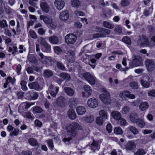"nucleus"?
<instances>
[{
    "label": "nucleus",
    "instance_id": "nucleus-17",
    "mask_svg": "<svg viewBox=\"0 0 155 155\" xmlns=\"http://www.w3.org/2000/svg\"><path fill=\"white\" fill-rule=\"evenodd\" d=\"M69 18V14L67 11H64L61 12L60 14V19L63 21H65L68 19Z\"/></svg>",
    "mask_w": 155,
    "mask_h": 155
},
{
    "label": "nucleus",
    "instance_id": "nucleus-27",
    "mask_svg": "<svg viewBox=\"0 0 155 155\" xmlns=\"http://www.w3.org/2000/svg\"><path fill=\"white\" fill-rule=\"evenodd\" d=\"M64 90L67 94L70 96H72L74 93V90L69 87H65L64 88Z\"/></svg>",
    "mask_w": 155,
    "mask_h": 155
},
{
    "label": "nucleus",
    "instance_id": "nucleus-13",
    "mask_svg": "<svg viewBox=\"0 0 155 155\" xmlns=\"http://www.w3.org/2000/svg\"><path fill=\"white\" fill-rule=\"evenodd\" d=\"M147 78L148 80V81H146L144 78H143L142 79H141L140 81V82L142 86L145 88H148L150 86V81L151 82H153V79L150 80V77L148 76H147Z\"/></svg>",
    "mask_w": 155,
    "mask_h": 155
},
{
    "label": "nucleus",
    "instance_id": "nucleus-26",
    "mask_svg": "<svg viewBox=\"0 0 155 155\" xmlns=\"http://www.w3.org/2000/svg\"><path fill=\"white\" fill-rule=\"evenodd\" d=\"M49 40L50 42L52 44H56L59 42L58 38L54 35L49 37Z\"/></svg>",
    "mask_w": 155,
    "mask_h": 155
},
{
    "label": "nucleus",
    "instance_id": "nucleus-55",
    "mask_svg": "<svg viewBox=\"0 0 155 155\" xmlns=\"http://www.w3.org/2000/svg\"><path fill=\"white\" fill-rule=\"evenodd\" d=\"M19 130L18 129H15L13 131L11 132L10 135L11 136H16L18 135L19 133Z\"/></svg>",
    "mask_w": 155,
    "mask_h": 155
},
{
    "label": "nucleus",
    "instance_id": "nucleus-23",
    "mask_svg": "<svg viewBox=\"0 0 155 155\" xmlns=\"http://www.w3.org/2000/svg\"><path fill=\"white\" fill-rule=\"evenodd\" d=\"M40 18L41 20H43L46 24L47 25L49 24V23H51L52 20L51 18L43 15H40Z\"/></svg>",
    "mask_w": 155,
    "mask_h": 155
},
{
    "label": "nucleus",
    "instance_id": "nucleus-45",
    "mask_svg": "<svg viewBox=\"0 0 155 155\" xmlns=\"http://www.w3.org/2000/svg\"><path fill=\"white\" fill-rule=\"evenodd\" d=\"M30 36L33 39H36L37 38V36L35 32L33 30H30L29 32Z\"/></svg>",
    "mask_w": 155,
    "mask_h": 155
},
{
    "label": "nucleus",
    "instance_id": "nucleus-41",
    "mask_svg": "<svg viewBox=\"0 0 155 155\" xmlns=\"http://www.w3.org/2000/svg\"><path fill=\"white\" fill-rule=\"evenodd\" d=\"M130 110V107L127 106H126L123 107L122 110V113L124 114H126L128 113Z\"/></svg>",
    "mask_w": 155,
    "mask_h": 155
},
{
    "label": "nucleus",
    "instance_id": "nucleus-61",
    "mask_svg": "<svg viewBox=\"0 0 155 155\" xmlns=\"http://www.w3.org/2000/svg\"><path fill=\"white\" fill-rule=\"evenodd\" d=\"M47 142L48 146L50 147L51 149H53L54 147L53 140L51 139H49L48 140Z\"/></svg>",
    "mask_w": 155,
    "mask_h": 155
},
{
    "label": "nucleus",
    "instance_id": "nucleus-51",
    "mask_svg": "<svg viewBox=\"0 0 155 155\" xmlns=\"http://www.w3.org/2000/svg\"><path fill=\"white\" fill-rule=\"evenodd\" d=\"M129 86L132 88L136 89L138 88V85L137 83L135 82H131L129 84Z\"/></svg>",
    "mask_w": 155,
    "mask_h": 155
},
{
    "label": "nucleus",
    "instance_id": "nucleus-59",
    "mask_svg": "<svg viewBox=\"0 0 155 155\" xmlns=\"http://www.w3.org/2000/svg\"><path fill=\"white\" fill-rule=\"evenodd\" d=\"M69 102L72 105L77 104L78 102L77 99L74 98H71L70 99Z\"/></svg>",
    "mask_w": 155,
    "mask_h": 155
},
{
    "label": "nucleus",
    "instance_id": "nucleus-43",
    "mask_svg": "<svg viewBox=\"0 0 155 155\" xmlns=\"http://www.w3.org/2000/svg\"><path fill=\"white\" fill-rule=\"evenodd\" d=\"M104 120L100 117H97L96 120V123L98 125H101L104 122Z\"/></svg>",
    "mask_w": 155,
    "mask_h": 155
},
{
    "label": "nucleus",
    "instance_id": "nucleus-2",
    "mask_svg": "<svg viewBox=\"0 0 155 155\" xmlns=\"http://www.w3.org/2000/svg\"><path fill=\"white\" fill-rule=\"evenodd\" d=\"M102 91L103 93L100 95V99L105 104H110L111 101L109 93L104 89H102Z\"/></svg>",
    "mask_w": 155,
    "mask_h": 155
},
{
    "label": "nucleus",
    "instance_id": "nucleus-18",
    "mask_svg": "<svg viewBox=\"0 0 155 155\" xmlns=\"http://www.w3.org/2000/svg\"><path fill=\"white\" fill-rule=\"evenodd\" d=\"M125 147L126 150H132L136 148V145L133 141H130L126 143Z\"/></svg>",
    "mask_w": 155,
    "mask_h": 155
},
{
    "label": "nucleus",
    "instance_id": "nucleus-53",
    "mask_svg": "<svg viewBox=\"0 0 155 155\" xmlns=\"http://www.w3.org/2000/svg\"><path fill=\"white\" fill-rule=\"evenodd\" d=\"M114 31L119 34H121L122 32L121 27L119 25L116 26L114 28Z\"/></svg>",
    "mask_w": 155,
    "mask_h": 155
},
{
    "label": "nucleus",
    "instance_id": "nucleus-54",
    "mask_svg": "<svg viewBox=\"0 0 155 155\" xmlns=\"http://www.w3.org/2000/svg\"><path fill=\"white\" fill-rule=\"evenodd\" d=\"M57 67L59 69L64 70L65 69L64 65L61 62H57L56 64Z\"/></svg>",
    "mask_w": 155,
    "mask_h": 155
},
{
    "label": "nucleus",
    "instance_id": "nucleus-14",
    "mask_svg": "<svg viewBox=\"0 0 155 155\" xmlns=\"http://www.w3.org/2000/svg\"><path fill=\"white\" fill-rule=\"evenodd\" d=\"M54 5L57 9L60 10L64 8L65 5V2L64 0H55Z\"/></svg>",
    "mask_w": 155,
    "mask_h": 155
},
{
    "label": "nucleus",
    "instance_id": "nucleus-16",
    "mask_svg": "<svg viewBox=\"0 0 155 155\" xmlns=\"http://www.w3.org/2000/svg\"><path fill=\"white\" fill-rule=\"evenodd\" d=\"M98 31L101 38L105 37L106 35H109L111 32L109 30L100 28H99Z\"/></svg>",
    "mask_w": 155,
    "mask_h": 155
},
{
    "label": "nucleus",
    "instance_id": "nucleus-58",
    "mask_svg": "<svg viewBox=\"0 0 155 155\" xmlns=\"http://www.w3.org/2000/svg\"><path fill=\"white\" fill-rule=\"evenodd\" d=\"M149 96L155 97V90L152 89L150 90L148 92Z\"/></svg>",
    "mask_w": 155,
    "mask_h": 155
},
{
    "label": "nucleus",
    "instance_id": "nucleus-48",
    "mask_svg": "<svg viewBox=\"0 0 155 155\" xmlns=\"http://www.w3.org/2000/svg\"><path fill=\"white\" fill-rule=\"evenodd\" d=\"M130 4V2L128 0H122L120 2V4L124 7L127 6Z\"/></svg>",
    "mask_w": 155,
    "mask_h": 155
},
{
    "label": "nucleus",
    "instance_id": "nucleus-46",
    "mask_svg": "<svg viewBox=\"0 0 155 155\" xmlns=\"http://www.w3.org/2000/svg\"><path fill=\"white\" fill-rule=\"evenodd\" d=\"M118 123L120 126H125L126 125L127 123L125 119L121 118L119 120Z\"/></svg>",
    "mask_w": 155,
    "mask_h": 155
},
{
    "label": "nucleus",
    "instance_id": "nucleus-9",
    "mask_svg": "<svg viewBox=\"0 0 155 155\" xmlns=\"http://www.w3.org/2000/svg\"><path fill=\"white\" fill-rule=\"evenodd\" d=\"M119 96L122 98L126 97L130 99H134L135 97L134 95L131 94L130 92L127 91H124L120 92L119 94Z\"/></svg>",
    "mask_w": 155,
    "mask_h": 155
},
{
    "label": "nucleus",
    "instance_id": "nucleus-36",
    "mask_svg": "<svg viewBox=\"0 0 155 155\" xmlns=\"http://www.w3.org/2000/svg\"><path fill=\"white\" fill-rule=\"evenodd\" d=\"M28 94H30V96L32 99L35 100L37 98L38 96V94L30 91L28 92Z\"/></svg>",
    "mask_w": 155,
    "mask_h": 155
},
{
    "label": "nucleus",
    "instance_id": "nucleus-29",
    "mask_svg": "<svg viewBox=\"0 0 155 155\" xmlns=\"http://www.w3.org/2000/svg\"><path fill=\"white\" fill-rule=\"evenodd\" d=\"M59 76L64 80H66L69 81L71 79L70 75L68 73L65 72H63L60 74Z\"/></svg>",
    "mask_w": 155,
    "mask_h": 155
},
{
    "label": "nucleus",
    "instance_id": "nucleus-57",
    "mask_svg": "<svg viewBox=\"0 0 155 155\" xmlns=\"http://www.w3.org/2000/svg\"><path fill=\"white\" fill-rule=\"evenodd\" d=\"M145 154L144 150L142 149L138 150L135 153L136 155H143Z\"/></svg>",
    "mask_w": 155,
    "mask_h": 155
},
{
    "label": "nucleus",
    "instance_id": "nucleus-19",
    "mask_svg": "<svg viewBox=\"0 0 155 155\" xmlns=\"http://www.w3.org/2000/svg\"><path fill=\"white\" fill-rule=\"evenodd\" d=\"M138 115L137 113H131L129 116L130 120L132 123H135L138 119Z\"/></svg>",
    "mask_w": 155,
    "mask_h": 155
},
{
    "label": "nucleus",
    "instance_id": "nucleus-22",
    "mask_svg": "<svg viewBox=\"0 0 155 155\" xmlns=\"http://www.w3.org/2000/svg\"><path fill=\"white\" fill-rule=\"evenodd\" d=\"M43 75L44 78H48L53 76L54 74L51 71L46 69L44 70Z\"/></svg>",
    "mask_w": 155,
    "mask_h": 155
},
{
    "label": "nucleus",
    "instance_id": "nucleus-12",
    "mask_svg": "<svg viewBox=\"0 0 155 155\" xmlns=\"http://www.w3.org/2000/svg\"><path fill=\"white\" fill-rule=\"evenodd\" d=\"M55 103L59 107H63L65 106V99L62 97H60L56 99Z\"/></svg>",
    "mask_w": 155,
    "mask_h": 155
},
{
    "label": "nucleus",
    "instance_id": "nucleus-3",
    "mask_svg": "<svg viewBox=\"0 0 155 155\" xmlns=\"http://www.w3.org/2000/svg\"><path fill=\"white\" fill-rule=\"evenodd\" d=\"M132 58V62L130 63V65L131 68L139 66L143 64L142 59L139 56L134 55Z\"/></svg>",
    "mask_w": 155,
    "mask_h": 155
},
{
    "label": "nucleus",
    "instance_id": "nucleus-64",
    "mask_svg": "<svg viewBox=\"0 0 155 155\" xmlns=\"http://www.w3.org/2000/svg\"><path fill=\"white\" fill-rule=\"evenodd\" d=\"M21 154L22 155H32V152L28 150L23 151Z\"/></svg>",
    "mask_w": 155,
    "mask_h": 155
},
{
    "label": "nucleus",
    "instance_id": "nucleus-4",
    "mask_svg": "<svg viewBox=\"0 0 155 155\" xmlns=\"http://www.w3.org/2000/svg\"><path fill=\"white\" fill-rule=\"evenodd\" d=\"M147 69L148 72H151L155 68V62L154 61L150 59H147L145 61Z\"/></svg>",
    "mask_w": 155,
    "mask_h": 155
},
{
    "label": "nucleus",
    "instance_id": "nucleus-21",
    "mask_svg": "<svg viewBox=\"0 0 155 155\" xmlns=\"http://www.w3.org/2000/svg\"><path fill=\"white\" fill-rule=\"evenodd\" d=\"M111 115L113 118L117 120H119L121 117L120 113L117 111H113L111 113Z\"/></svg>",
    "mask_w": 155,
    "mask_h": 155
},
{
    "label": "nucleus",
    "instance_id": "nucleus-31",
    "mask_svg": "<svg viewBox=\"0 0 155 155\" xmlns=\"http://www.w3.org/2000/svg\"><path fill=\"white\" fill-rule=\"evenodd\" d=\"M103 26L107 28L112 29L114 27V25L113 24L107 21H104L103 22Z\"/></svg>",
    "mask_w": 155,
    "mask_h": 155
},
{
    "label": "nucleus",
    "instance_id": "nucleus-20",
    "mask_svg": "<svg viewBox=\"0 0 155 155\" xmlns=\"http://www.w3.org/2000/svg\"><path fill=\"white\" fill-rule=\"evenodd\" d=\"M69 118L72 120H74L76 118V114L72 109H69L67 112Z\"/></svg>",
    "mask_w": 155,
    "mask_h": 155
},
{
    "label": "nucleus",
    "instance_id": "nucleus-28",
    "mask_svg": "<svg viewBox=\"0 0 155 155\" xmlns=\"http://www.w3.org/2000/svg\"><path fill=\"white\" fill-rule=\"evenodd\" d=\"M76 111L77 113L80 115L84 114L86 112L85 108L84 107L79 106L77 107Z\"/></svg>",
    "mask_w": 155,
    "mask_h": 155
},
{
    "label": "nucleus",
    "instance_id": "nucleus-11",
    "mask_svg": "<svg viewBox=\"0 0 155 155\" xmlns=\"http://www.w3.org/2000/svg\"><path fill=\"white\" fill-rule=\"evenodd\" d=\"M28 87L31 89L40 91L43 88V87L41 86L37 82H34L29 83L28 84Z\"/></svg>",
    "mask_w": 155,
    "mask_h": 155
},
{
    "label": "nucleus",
    "instance_id": "nucleus-62",
    "mask_svg": "<svg viewBox=\"0 0 155 155\" xmlns=\"http://www.w3.org/2000/svg\"><path fill=\"white\" fill-rule=\"evenodd\" d=\"M107 130L109 133H110L112 130V127L110 124H108L106 127Z\"/></svg>",
    "mask_w": 155,
    "mask_h": 155
},
{
    "label": "nucleus",
    "instance_id": "nucleus-24",
    "mask_svg": "<svg viewBox=\"0 0 155 155\" xmlns=\"http://www.w3.org/2000/svg\"><path fill=\"white\" fill-rule=\"evenodd\" d=\"M149 106V104L147 102H142L139 106V109L141 111H143L146 110Z\"/></svg>",
    "mask_w": 155,
    "mask_h": 155
},
{
    "label": "nucleus",
    "instance_id": "nucleus-25",
    "mask_svg": "<svg viewBox=\"0 0 155 155\" xmlns=\"http://www.w3.org/2000/svg\"><path fill=\"white\" fill-rule=\"evenodd\" d=\"M43 47L42 50L44 52H49L51 50V47L50 45L48 44L46 42H44L42 43Z\"/></svg>",
    "mask_w": 155,
    "mask_h": 155
},
{
    "label": "nucleus",
    "instance_id": "nucleus-47",
    "mask_svg": "<svg viewBox=\"0 0 155 155\" xmlns=\"http://www.w3.org/2000/svg\"><path fill=\"white\" fill-rule=\"evenodd\" d=\"M114 132L115 134H121L123 133L122 130L120 127H116L114 129Z\"/></svg>",
    "mask_w": 155,
    "mask_h": 155
},
{
    "label": "nucleus",
    "instance_id": "nucleus-39",
    "mask_svg": "<svg viewBox=\"0 0 155 155\" xmlns=\"http://www.w3.org/2000/svg\"><path fill=\"white\" fill-rule=\"evenodd\" d=\"M50 58H48L46 57H44L43 58H41V61L45 64H47L50 61Z\"/></svg>",
    "mask_w": 155,
    "mask_h": 155
},
{
    "label": "nucleus",
    "instance_id": "nucleus-42",
    "mask_svg": "<svg viewBox=\"0 0 155 155\" xmlns=\"http://www.w3.org/2000/svg\"><path fill=\"white\" fill-rule=\"evenodd\" d=\"M122 41L126 44L130 45L131 41L130 39L128 37H124L122 39Z\"/></svg>",
    "mask_w": 155,
    "mask_h": 155
},
{
    "label": "nucleus",
    "instance_id": "nucleus-8",
    "mask_svg": "<svg viewBox=\"0 0 155 155\" xmlns=\"http://www.w3.org/2000/svg\"><path fill=\"white\" fill-rule=\"evenodd\" d=\"M84 91L82 92V97H88L91 95L92 90L91 87L87 85H85L84 87Z\"/></svg>",
    "mask_w": 155,
    "mask_h": 155
},
{
    "label": "nucleus",
    "instance_id": "nucleus-50",
    "mask_svg": "<svg viewBox=\"0 0 155 155\" xmlns=\"http://www.w3.org/2000/svg\"><path fill=\"white\" fill-rule=\"evenodd\" d=\"M27 82L24 81H22L21 82V86L22 89L25 91H26L27 89V87L26 85Z\"/></svg>",
    "mask_w": 155,
    "mask_h": 155
},
{
    "label": "nucleus",
    "instance_id": "nucleus-1",
    "mask_svg": "<svg viewBox=\"0 0 155 155\" xmlns=\"http://www.w3.org/2000/svg\"><path fill=\"white\" fill-rule=\"evenodd\" d=\"M66 129L69 136L74 137L78 135L77 130H81L82 127L78 123L74 122L69 124L66 127Z\"/></svg>",
    "mask_w": 155,
    "mask_h": 155
},
{
    "label": "nucleus",
    "instance_id": "nucleus-7",
    "mask_svg": "<svg viewBox=\"0 0 155 155\" xmlns=\"http://www.w3.org/2000/svg\"><path fill=\"white\" fill-rule=\"evenodd\" d=\"M77 39L76 36L73 34H70L67 35L65 37V41L68 44H73L74 43Z\"/></svg>",
    "mask_w": 155,
    "mask_h": 155
},
{
    "label": "nucleus",
    "instance_id": "nucleus-15",
    "mask_svg": "<svg viewBox=\"0 0 155 155\" xmlns=\"http://www.w3.org/2000/svg\"><path fill=\"white\" fill-rule=\"evenodd\" d=\"M40 6L42 9L47 13L49 11V7L47 2L44 0H41Z\"/></svg>",
    "mask_w": 155,
    "mask_h": 155
},
{
    "label": "nucleus",
    "instance_id": "nucleus-52",
    "mask_svg": "<svg viewBox=\"0 0 155 155\" xmlns=\"http://www.w3.org/2000/svg\"><path fill=\"white\" fill-rule=\"evenodd\" d=\"M154 46H155V36L152 37L149 45V46L153 47Z\"/></svg>",
    "mask_w": 155,
    "mask_h": 155
},
{
    "label": "nucleus",
    "instance_id": "nucleus-37",
    "mask_svg": "<svg viewBox=\"0 0 155 155\" xmlns=\"http://www.w3.org/2000/svg\"><path fill=\"white\" fill-rule=\"evenodd\" d=\"M71 4L74 7L78 8L80 5V2L78 0H72Z\"/></svg>",
    "mask_w": 155,
    "mask_h": 155
},
{
    "label": "nucleus",
    "instance_id": "nucleus-33",
    "mask_svg": "<svg viewBox=\"0 0 155 155\" xmlns=\"http://www.w3.org/2000/svg\"><path fill=\"white\" fill-rule=\"evenodd\" d=\"M129 130L134 135L139 134V130L134 126H131L129 127Z\"/></svg>",
    "mask_w": 155,
    "mask_h": 155
},
{
    "label": "nucleus",
    "instance_id": "nucleus-44",
    "mask_svg": "<svg viewBox=\"0 0 155 155\" xmlns=\"http://www.w3.org/2000/svg\"><path fill=\"white\" fill-rule=\"evenodd\" d=\"M33 111L35 113H41L43 111V110L40 107H36L34 108Z\"/></svg>",
    "mask_w": 155,
    "mask_h": 155
},
{
    "label": "nucleus",
    "instance_id": "nucleus-10",
    "mask_svg": "<svg viewBox=\"0 0 155 155\" xmlns=\"http://www.w3.org/2000/svg\"><path fill=\"white\" fill-rule=\"evenodd\" d=\"M87 105L90 107L94 108L97 106L98 102L95 98H90L87 101Z\"/></svg>",
    "mask_w": 155,
    "mask_h": 155
},
{
    "label": "nucleus",
    "instance_id": "nucleus-56",
    "mask_svg": "<svg viewBox=\"0 0 155 155\" xmlns=\"http://www.w3.org/2000/svg\"><path fill=\"white\" fill-rule=\"evenodd\" d=\"M7 24L6 23V21L5 20H3L2 21H0V27L2 28H5V26H7Z\"/></svg>",
    "mask_w": 155,
    "mask_h": 155
},
{
    "label": "nucleus",
    "instance_id": "nucleus-38",
    "mask_svg": "<svg viewBox=\"0 0 155 155\" xmlns=\"http://www.w3.org/2000/svg\"><path fill=\"white\" fill-rule=\"evenodd\" d=\"M83 119L85 122L88 123H92L94 120L93 117L92 116L84 117Z\"/></svg>",
    "mask_w": 155,
    "mask_h": 155
},
{
    "label": "nucleus",
    "instance_id": "nucleus-60",
    "mask_svg": "<svg viewBox=\"0 0 155 155\" xmlns=\"http://www.w3.org/2000/svg\"><path fill=\"white\" fill-rule=\"evenodd\" d=\"M38 0H29L28 3L33 7H35L36 5V2Z\"/></svg>",
    "mask_w": 155,
    "mask_h": 155
},
{
    "label": "nucleus",
    "instance_id": "nucleus-34",
    "mask_svg": "<svg viewBox=\"0 0 155 155\" xmlns=\"http://www.w3.org/2000/svg\"><path fill=\"white\" fill-rule=\"evenodd\" d=\"M98 145V141L95 140H93V142L91 144L92 149L94 150L96 148V149H97V148H99Z\"/></svg>",
    "mask_w": 155,
    "mask_h": 155
},
{
    "label": "nucleus",
    "instance_id": "nucleus-35",
    "mask_svg": "<svg viewBox=\"0 0 155 155\" xmlns=\"http://www.w3.org/2000/svg\"><path fill=\"white\" fill-rule=\"evenodd\" d=\"M28 143L31 146H35L38 144L36 140L33 138H31L28 140Z\"/></svg>",
    "mask_w": 155,
    "mask_h": 155
},
{
    "label": "nucleus",
    "instance_id": "nucleus-5",
    "mask_svg": "<svg viewBox=\"0 0 155 155\" xmlns=\"http://www.w3.org/2000/svg\"><path fill=\"white\" fill-rule=\"evenodd\" d=\"M82 76L91 84L94 85L95 84V78L89 72H86L82 74Z\"/></svg>",
    "mask_w": 155,
    "mask_h": 155
},
{
    "label": "nucleus",
    "instance_id": "nucleus-6",
    "mask_svg": "<svg viewBox=\"0 0 155 155\" xmlns=\"http://www.w3.org/2000/svg\"><path fill=\"white\" fill-rule=\"evenodd\" d=\"M138 44L141 46H149V42L146 36L142 35L139 37L138 40Z\"/></svg>",
    "mask_w": 155,
    "mask_h": 155
},
{
    "label": "nucleus",
    "instance_id": "nucleus-40",
    "mask_svg": "<svg viewBox=\"0 0 155 155\" xmlns=\"http://www.w3.org/2000/svg\"><path fill=\"white\" fill-rule=\"evenodd\" d=\"M59 88L58 87H56L55 88L54 91L53 90L50 91L49 92L51 95L54 97H55L58 93Z\"/></svg>",
    "mask_w": 155,
    "mask_h": 155
},
{
    "label": "nucleus",
    "instance_id": "nucleus-63",
    "mask_svg": "<svg viewBox=\"0 0 155 155\" xmlns=\"http://www.w3.org/2000/svg\"><path fill=\"white\" fill-rule=\"evenodd\" d=\"M21 69V65L20 64H18L17 67L16 69V71L17 72V73L18 74H20V71Z\"/></svg>",
    "mask_w": 155,
    "mask_h": 155
},
{
    "label": "nucleus",
    "instance_id": "nucleus-49",
    "mask_svg": "<svg viewBox=\"0 0 155 155\" xmlns=\"http://www.w3.org/2000/svg\"><path fill=\"white\" fill-rule=\"evenodd\" d=\"M54 49L55 53L58 54H59L62 52V50L58 46L54 47Z\"/></svg>",
    "mask_w": 155,
    "mask_h": 155
},
{
    "label": "nucleus",
    "instance_id": "nucleus-30",
    "mask_svg": "<svg viewBox=\"0 0 155 155\" xmlns=\"http://www.w3.org/2000/svg\"><path fill=\"white\" fill-rule=\"evenodd\" d=\"M99 114L100 117L103 118L104 120H106L107 119L108 114L104 110H101L99 111Z\"/></svg>",
    "mask_w": 155,
    "mask_h": 155
},
{
    "label": "nucleus",
    "instance_id": "nucleus-32",
    "mask_svg": "<svg viewBox=\"0 0 155 155\" xmlns=\"http://www.w3.org/2000/svg\"><path fill=\"white\" fill-rule=\"evenodd\" d=\"M135 123H136L137 125L141 128H143L146 125L145 123L144 120L140 118H138L137 121Z\"/></svg>",
    "mask_w": 155,
    "mask_h": 155
}]
</instances>
